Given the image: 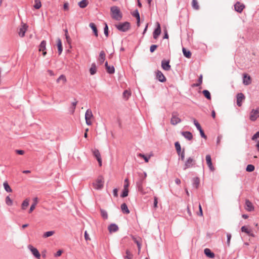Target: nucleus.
<instances>
[{
	"mask_svg": "<svg viewBox=\"0 0 259 259\" xmlns=\"http://www.w3.org/2000/svg\"><path fill=\"white\" fill-rule=\"evenodd\" d=\"M198 214L200 216H202L203 215L202 209L200 204H199V213H198Z\"/></svg>",
	"mask_w": 259,
	"mask_h": 259,
	"instance_id": "60",
	"label": "nucleus"
},
{
	"mask_svg": "<svg viewBox=\"0 0 259 259\" xmlns=\"http://www.w3.org/2000/svg\"><path fill=\"white\" fill-rule=\"evenodd\" d=\"M181 134L188 140H191L193 138V135L190 132H182Z\"/></svg>",
	"mask_w": 259,
	"mask_h": 259,
	"instance_id": "22",
	"label": "nucleus"
},
{
	"mask_svg": "<svg viewBox=\"0 0 259 259\" xmlns=\"http://www.w3.org/2000/svg\"><path fill=\"white\" fill-rule=\"evenodd\" d=\"M89 26L93 30L95 35L96 37H97L98 36V30H97V27H96L95 24L93 23H90Z\"/></svg>",
	"mask_w": 259,
	"mask_h": 259,
	"instance_id": "32",
	"label": "nucleus"
},
{
	"mask_svg": "<svg viewBox=\"0 0 259 259\" xmlns=\"http://www.w3.org/2000/svg\"><path fill=\"white\" fill-rule=\"evenodd\" d=\"M55 233L54 231H50L45 232L43 235V237L47 238L52 236Z\"/></svg>",
	"mask_w": 259,
	"mask_h": 259,
	"instance_id": "44",
	"label": "nucleus"
},
{
	"mask_svg": "<svg viewBox=\"0 0 259 259\" xmlns=\"http://www.w3.org/2000/svg\"><path fill=\"white\" fill-rule=\"evenodd\" d=\"M57 46H58L59 54L60 55L62 52L63 49H62V47L61 40L60 38L57 39Z\"/></svg>",
	"mask_w": 259,
	"mask_h": 259,
	"instance_id": "34",
	"label": "nucleus"
},
{
	"mask_svg": "<svg viewBox=\"0 0 259 259\" xmlns=\"http://www.w3.org/2000/svg\"><path fill=\"white\" fill-rule=\"evenodd\" d=\"M179 155L180 156V159L182 161H184V159H185V152H184V150H183L182 152H181V153H180V155Z\"/></svg>",
	"mask_w": 259,
	"mask_h": 259,
	"instance_id": "56",
	"label": "nucleus"
},
{
	"mask_svg": "<svg viewBox=\"0 0 259 259\" xmlns=\"http://www.w3.org/2000/svg\"><path fill=\"white\" fill-rule=\"evenodd\" d=\"M156 77L158 80L161 82H163L165 81L166 78L163 73L160 71L158 70L156 72Z\"/></svg>",
	"mask_w": 259,
	"mask_h": 259,
	"instance_id": "19",
	"label": "nucleus"
},
{
	"mask_svg": "<svg viewBox=\"0 0 259 259\" xmlns=\"http://www.w3.org/2000/svg\"><path fill=\"white\" fill-rule=\"evenodd\" d=\"M259 117V107L255 109H252L249 115V119L251 121H254Z\"/></svg>",
	"mask_w": 259,
	"mask_h": 259,
	"instance_id": "6",
	"label": "nucleus"
},
{
	"mask_svg": "<svg viewBox=\"0 0 259 259\" xmlns=\"http://www.w3.org/2000/svg\"><path fill=\"white\" fill-rule=\"evenodd\" d=\"M119 229L118 226L114 223L111 224L108 227V230L110 233H112L117 232Z\"/></svg>",
	"mask_w": 259,
	"mask_h": 259,
	"instance_id": "14",
	"label": "nucleus"
},
{
	"mask_svg": "<svg viewBox=\"0 0 259 259\" xmlns=\"http://www.w3.org/2000/svg\"><path fill=\"white\" fill-rule=\"evenodd\" d=\"M89 4L88 0H82L78 3V6L81 8H85Z\"/></svg>",
	"mask_w": 259,
	"mask_h": 259,
	"instance_id": "30",
	"label": "nucleus"
},
{
	"mask_svg": "<svg viewBox=\"0 0 259 259\" xmlns=\"http://www.w3.org/2000/svg\"><path fill=\"white\" fill-rule=\"evenodd\" d=\"M29 200L28 199H26L23 201L22 203L21 207L22 209H25L29 205Z\"/></svg>",
	"mask_w": 259,
	"mask_h": 259,
	"instance_id": "38",
	"label": "nucleus"
},
{
	"mask_svg": "<svg viewBox=\"0 0 259 259\" xmlns=\"http://www.w3.org/2000/svg\"><path fill=\"white\" fill-rule=\"evenodd\" d=\"M61 81H62L63 83L66 82V77L64 75H61L59 77V78L57 79V82H59Z\"/></svg>",
	"mask_w": 259,
	"mask_h": 259,
	"instance_id": "47",
	"label": "nucleus"
},
{
	"mask_svg": "<svg viewBox=\"0 0 259 259\" xmlns=\"http://www.w3.org/2000/svg\"><path fill=\"white\" fill-rule=\"evenodd\" d=\"M199 132H200V134L202 138H204V139H206V136H205V134H204V133L203 131L202 130V128H201V130H199Z\"/></svg>",
	"mask_w": 259,
	"mask_h": 259,
	"instance_id": "59",
	"label": "nucleus"
},
{
	"mask_svg": "<svg viewBox=\"0 0 259 259\" xmlns=\"http://www.w3.org/2000/svg\"><path fill=\"white\" fill-rule=\"evenodd\" d=\"M245 209L248 211H251L254 210L253 204L249 200H246L245 201Z\"/></svg>",
	"mask_w": 259,
	"mask_h": 259,
	"instance_id": "20",
	"label": "nucleus"
},
{
	"mask_svg": "<svg viewBox=\"0 0 259 259\" xmlns=\"http://www.w3.org/2000/svg\"><path fill=\"white\" fill-rule=\"evenodd\" d=\"M104 34L105 35L107 36L108 35V27L107 24L105 25V26L104 28Z\"/></svg>",
	"mask_w": 259,
	"mask_h": 259,
	"instance_id": "55",
	"label": "nucleus"
},
{
	"mask_svg": "<svg viewBox=\"0 0 259 259\" xmlns=\"http://www.w3.org/2000/svg\"><path fill=\"white\" fill-rule=\"evenodd\" d=\"M181 122V119L178 117V113L177 112H173L172 113L171 118L170 119V123L172 125H176L177 124Z\"/></svg>",
	"mask_w": 259,
	"mask_h": 259,
	"instance_id": "7",
	"label": "nucleus"
},
{
	"mask_svg": "<svg viewBox=\"0 0 259 259\" xmlns=\"http://www.w3.org/2000/svg\"><path fill=\"white\" fill-rule=\"evenodd\" d=\"M121 209L123 213L128 214L130 213V210L127 207V206L124 203L121 204Z\"/></svg>",
	"mask_w": 259,
	"mask_h": 259,
	"instance_id": "29",
	"label": "nucleus"
},
{
	"mask_svg": "<svg viewBox=\"0 0 259 259\" xmlns=\"http://www.w3.org/2000/svg\"><path fill=\"white\" fill-rule=\"evenodd\" d=\"M105 67H106V69L107 71V72L110 73V74H113L115 72V69H114V67L113 66H109L108 65V62H105Z\"/></svg>",
	"mask_w": 259,
	"mask_h": 259,
	"instance_id": "23",
	"label": "nucleus"
},
{
	"mask_svg": "<svg viewBox=\"0 0 259 259\" xmlns=\"http://www.w3.org/2000/svg\"><path fill=\"white\" fill-rule=\"evenodd\" d=\"M206 161L207 164L210 170L211 171H213L214 168L212 165V163L211 162V156L210 155L208 154L206 156Z\"/></svg>",
	"mask_w": 259,
	"mask_h": 259,
	"instance_id": "18",
	"label": "nucleus"
},
{
	"mask_svg": "<svg viewBox=\"0 0 259 259\" xmlns=\"http://www.w3.org/2000/svg\"><path fill=\"white\" fill-rule=\"evenodd\" d=\"M4 189L7 192H11L12 191V189L9 186L7 182H5L3 184Z\"/></svg>",
	"mask_w": 259,
	"mask_h": 259,
	"instance_id": "36",
	"label": "nucleus"
},
{
	"mask_svg": "<svg viewBox=\"0 0 259 259\" xmlns=\"http://www.w3.org/2000/svg\"><path fill=\"white\" fill-rule=\"evenodd\" d=\"M28 26L24 23H22L21 27L19 28L18 30V34L19 35L22 37L24 36L25 33L27 29Z\"/></svg>",
	"mask_w": 259,
	"mask_h": 259,
	"instance_id": "9",
	"label": "nucleus"
},
{
	"mask_svg": "<svg viewBox=\"0 0 259 259\" xmlns=\"http://www.w3.org/2000/svg\"><path fill=\"white\" fill-rule=\"evenodd\" d=\"M157 204H158V200L157 198L156 197H154V207L157 208Z\"/></svg>",
	"mask_w": 259,
	"mask_h": 259,
	"instance_id": "57",
	"label": "nucleus"
},
{
	"mask_svg": "<svg viewBox=\"0 0 259 259\" xmlns=\"http://www.w3.org/2000/svg\"><path fill=\"white\" fill-rule=\"evenodd\" d=\"M157 46L156 45H153L152 46H151L150 48V51L151 53H153L155 50L157 48Z\"/></svg>",
	"mask_w": 259,
	"mask_h": 259,
	"instance_id": "54",
	"label": "nucleus"
},
{
	"mask_svg": "<svg viewBox=\"0 0 259 259\" xmlns=\"http://www.w3.org/2000/svg\"><path fill=\"white\" fill-rule=\"evenodd\" d=\"M175 148L177 150V153L178 154V155H180V153L182 151H181V145H180L179 142H176L175 143Z\"/></svg>",
	"mask_w": 259,
	"mask_h": 259,
	"instance_id": "40",
	"label": "nucleus"
},
{
	"mask_svg": "<svg viewBox=\"0 0 259 259\" xmlns=\"http://www.w3.org/2000/svg\"><path fill=\"white\" fill-rule=\"evenodd\" d=\"M97 72V66L95 63H93L91 65V67L90 69V72L91 75H94Z\"/></svg>",
	"mask_w": 259,
	"mask_h": 259,
	"instance_id": "28",
	"label": "nucleus"
},
{
	"mask_svg": "<svg viewBox=\"0 0 259 259\" xmlns=\"http://www.w3.org/2000/svg\"><path fill=\"white\" fill-rule=\"evenodd\" d=\"M28 248L31 250V252L32 253V254L34 255V256L35 257H36V258H37L38 259L40 258V254L36 248L33 247L31 245H29Z\"/></svg>",
	"mask_w": 259,
	"mask_h": 259,
	"instance_id": "17",
	"label": "nucleus"
},
{
	"mask_svg": "<svg viewBox=\"0 0 259 259\" xmlns=\"http://www.w3.org/2000/svg\"><path fill=\"white\" fill-rule=\"evenodd\" d=\"M33 7L36 9H39L41 7L40 0H35Z\"/></svg>",
	"mask_w": 259,
	"mask_h": 259,
	"instance_id": "41",
	"label": "nucleus"
},
{
	"mask_svg": "<svg viewBox=\"0 0 259 259\" xmlns=\"http://www.w3.org/2000/svg\"><path fill=\"white\" fill-rule=\"evenodd\" d=\"M62 250H59L55 254V256L56 257H58V256H60L62 253Z\"/></svg>",
	"mask_w": 259,
	"mask_h": 259,
	"instance_id": "61",
	"label": "nucleus"
},
{
	"mask_svg": "<svg viewBox=\"0 0 259 259\" xmlns=\"http://www.w3.org/2000/svg\"><path fill=\"white\" fill-rule=\"evenodd\" d=\"M105 53L103 51L100 52L99 54V61L100 64H103L105 59Z\"/></svg>",
	"mask_w": 259,
	"mask_h": 259,
	"instance_id": "26",
	"label": "nucleus"
},
{
	"mask_svg": "<svg viewBox=\"0 0 259 259\" xmlns=\"http://www.w3.org/2000/svg\"><path fill=\"white\" fill-rule=\"evenodd\" d=\"M139 177L145 179L147 177V174L146 172H144L143 173H139Z\"/></svg>",
	"mask_w": 259,
	"mask_h": 259,
	"instance_id": "58",
	"label": "nucleus"
},
{
	"mask_svg": "<svg viewBox=\"0 0 259 259\" xmlns=\"http://www.w3.org/2000/svg\"><path fill=\"white\" fill-rule=\"evenodd\" d=\"M133 256V254L129 250H126V255L124 256L125 259H132Z\"/></svg>",
	"mask_w": 259,
	"mask_h": 259,
	"instance_id": "43",
	"label": "nucleus"
},
{
	"mask_svg": "<svg viewBox=\"0 0 259 259\" xmlns=\"http://www.w3.org/2000/svg\"><path fill=\"white\" fill-rule=\"evenodd\" d=\"M104 181L102 176H99L96 181L93 183V188L96 190H101L104 186Z\"/></svg>",
	"mask_w": 259,
	"mask_h": 259,
	"instance_id": "2",
	"label": "nucleus"
},
{
	"mask_svg": "<svg viewBox=\"0 0 259 259\" xmlns=\"http://www.w3.org/2000/svg\"><path fill=\"white\" fill-rule=\"evenodd\" d=\"M195 163V160L191 157L188 158L185 162L184 169L192 167Z\"/></svg>",
	"mask_w": 259,
	"mask_h": 259,
	"instance_id": "10",
	"label": "nucleus"
},
{
	"mask_svg": "<svg viewBox=\"0 0 259 259\" xmlns=\"http://www.w3.org/2000/svg\"><path fill=\"white\" fill-rule=\"evenodd\" d=\"M254 166L252 164H248L246 168V170L248 172H252L254 170Z\"/></svg>",
	"mask_w": 259,
	"mask_h": 259,
	"instance_id": "49",
	"label": "nucleus"
},
{
	"mask_svg": "<svg viewBox=\"0 0 259 259\" xmlns=\"http://www.w3.org/2000/svg\"><path fill=\"white\" fill-rule=\"evenodd\" d=\"M259 138V132H256L251 138L253 141H255L257 138Z\"/></svg>",
	"mask_w": 259,
	"mask_h": 259,
	"instance_id": "53",
	"label": "nucleus"
},
{
	"mask_svg": "<svg viewBox=\"0 0 259 259\" xmlns=\"http://www.w3.org/2000/svg\"><path fill=\"white\" fill-rule=\"evenodd\" d=\"M16 152L19 155H23L24 154V151L22 150H16Z\"/></svg>",
	"mask_w": 259,
	"mask_h": 259,
	"instance_id": "62",
	"label": "nucleus"
},
{
	"mask_svg": "<svg viewBox=\"0 0 259 259\" xmlns=\"http://www.w3.org/2000/svg\"><path fill=\"white\" fill-rule=\"evenodd\" d=\"M6 203L8 206H12L13 205V201L9 196H7L6 198Z\"/></svg>",
	"mask_w": 259,
	"mask_h": 259,
	"instance_id": "45",
	"label": "nucleus"
},
{
	"mask_svg": "<svg viewBox=\"0 0 259 259\" xmlns=\"http://www.w3.org/2000/svg\"><path fill=\"white\" fill-rule=\"evenodd\" d=\"M234 8L236 11L239 13H241L243 11V9L245 8V5L243 4L237 2L234 5Z\"/></svg>",
	"mask_w": 259,
	"mask_h": 259,
	"instance_id": "11",
	"label": "nucleus"
},
{
	"mask_svg": "<svg viewBox=\"0 0 259 259\" xmlns=\"http://www.w3.org/2000/svg\"><path fill=\"white\" fill-rule=\"evenodd\" d=\"M113 193L114 196L117 197V196H118V190H117V189H116V188L114 189L113 190Z\"/></svg>",
	"mask_w": 259,
	"mask_h": 259,
	"instance_id": "63",
	"label": "nucleus"
},
{
	"mask_svg": "<svg viewBox=\"0 0 259 259\" xmlns=\"http://www.w3.org/2000/svg\"><path fill=\"white\" fill-rule=\"evenodd\" d=\"M183 53L186 58H190L191 56V53L190 51H187L185 48L182 49Z\"/></svg>",
	"mask_w": 259,
	"mask_h": 259,
	"instance_id": "35",
	"label": "nucleus"
},
{
	"mask_svg": "<svg viewBox=\"0 0 259 259\" xmlns=\"http://www.w3.org/2000/svg\"><path fill=\"white\" fill-rule=\"evenodd\" d=\"M245 99V96L243 94L240 93L237 95V105L239 107L242 106V103Z\"/></svg>",
	"mask_w": 259,
	"mask_h": 259,
	"instance_id": "13",
	"label": "nucleus"
},
{
	"mask_svg": "<svg viewBox=\"0 0 259 259\" xmlns=\"http://www.w3.org/2000/svg\"><path fill=\"white\" fill-rule=\"evenodd\" d=\"M100 212L102 217L104 220H107L108 217L107 212L105 210H104L103 209H100Z\"/></svg>",
	"mask_w": 259,
	"mask_h": 259,
	"instance_id": "39",
	"label": "nucleus"
},
{
	"mask_svg": "<svg viewBox=\"0 0 259 259\" xmlns=\"http://www.w3.org/2000/svg\"><path fill=\"white\" fill-rule=\"evenodd\" d=\"M251 83V77L249 75H248L247 74H243V83L245 85H248Z\"/></svg>",
	"mask_w": 259,
	"mask_h": 259,
	"instance_id": "15",
	"label": "nucleus"
},
{
	"mask_svg": "<svg viewBox=\"0 0 259 259\" xmlns=\"http://www.w3.org/2000/svg\"><path fill=\"white\" fill-rule=\"evenodd\" d=\"M46 41L45 40H42L39 47V51H42V55L43 56H45L47 54L46 50Z\"/></svg>",
	"mask_w": 259,
	"mask_h": 259,
	"instance_id": "21",
	"label": "nucleus"
},
{
	"mask_svg": "<svg viewBox=\"0 0 259 259\" xmlns=\"http://www.w3.org/2000/svg\"><path fill=\"white\" fill-rule=\"evenodd\" d=\"M93 155L96 157L97 160L99 163L100 166L102 165V158L100 153L98 149H93L92 150Z\"/></svg>",
	"mask_w": 259,
	"mask_h": 259,
	"instance_id": "8",
	"label": "nucleus"
},
{
	"mask_svg": "<svg viewBox=\"0 0 259 259\" xmlns=\"http://www.w3.org/2000/svg\"><path fill=\"white\" fill-rule=\"evenodd\" d=\"M200 183L199 179L198 177H196L193 179V186L196 189H197L199 187Z\"/></svg>",
	"mask_w": 259,
	"mask_h": 259,
	"instance_id": "31",
	"label": "nucleus"
},
{
	"mask_svg": "<svg viewBox=\"0 0 259 259\" xmlns=\"http://www.w3.org/2000/svg\"><path fill=\"white\" fill-rule=\"evenodd\" d=\"M93 118V114L92 110L90 109H88L85 114V119L86 124L88 125H91L92 124V119Z\"/></svg>",
	"mask_w": 259,
	"mask_h": 259,
	"instance_id": "3",
	"label": "nucleus"
},
{
	"mask_svg": "<svg viewBox=\"0 0 259 259\" xmlns=\"http://www.w3.org/2000/svg\"><path fill=\"white\" fill-rule=\"evenodd\" d=\"M138 157H142L144 159V160L146 162H148L149 161L150 157H147V156H145L144 154H143L142 153H139L138 155Z\"/></svg>",
	"mask_w": 259,
	"mask_h": 259,
	"instance_id": "50",
	"label": "nucleus"
},
{
	"mask_svg": "<svg viewBox=\"0 0 259 259\" xmlns=\"http://www.w3.org/2000/svg\"><path fill=\"white\" fill-rule=\"evenodd\" d=\"M132 15L136 17L137 20V24L138 25H139V23H140V14L138 12V11L137 10H136L135 12H134L132 14Z\"/></svg>",
	"mask_w": 259,
	"mask_h": 259,
	"instance_id": "33",
	"label": "nucleus"
},
{
	"mask_svg": "<svg viewBox=\"0 0 259 259\" xmlns=\"http://www.w3.org/2000/svg\"><path fill=\"white\" fill-rule=\"evenodd\" d=\"M202 75H200L199 76L198 80V83L193 84V87H198L202 83Z\"/></svg>",
	"mask_w": 259,
	"mask_h": 259,
	"instance_id": "48",
	"label": "nucleus"
},
{
	"mask_svg": "<svg viewBox=\"0 0 259 259\" xmlns=\"http://www.w3.org/2000/svg\"><path fill=\"white\" fill-rule=\"evenodd\" d=\"M33 204H31V205L30 207V209L29 210V213L32 212L33 211V210L35 209V206L38 203L37 198V197L34 198L33 199Z\"/></svg>",
	"mask_w": 259,
	"mask_h": 259,
	"instance_id": "25",
	"label": "nucleus"
},
{
	"mask_svg": "<svg viewBox=\"0 0 259 259\" xmlns=\"http://www.w3.org/2000/svg\"><path fill=\"white\" fill-rule=\"evenodd\" d=\"M192 6L193 8L195 10H198L199 9V6L197 0H192Z\"/></svg>",
	"mask_w": 259,
	"mask_h": 259,
	"instance_id": "42",
	"label": "nucleus"
},
{
	"mask_svg": "<svg viewBox=\"0 0 259 259\" xmlns=\"http://www.w3.org/2000/svg\"><path fill=\"white\" fill-rule=\"evenodd\" d=\"M110 10L113 19L117 21H119L121 19L122 14L118 7L117 6H113L111 7Z\"/></svg>",
	"mask_w": 259,
	"mask_h": 259,
	"instance_id": "1",
	"label": "nucleus"
},
{
	"mask_svg": "<svg viewBox=\"0 0 259 259\" xmlns=\"http://www.w3.org/2000/svg\"><path fill=\"white\" fill-rule=\"evenodd\" d=\"M116 28L120 31L125 32L130 28V24L127 22L120 23L116 25Z\"/></svg>",
	"mask_w": 259,
	"mask_h": 259,
	"instance_id": "4",
	"label": "nucleus"
},
{
	"mask_svg": "<svg viewBox=\"0 0 259 259\" xmlns=\"http://www.w3.org/2000/svg\"><path fill=\"white\" fill-rule=\"evenodd\" d=\"M161 67L162 69L166 71H168L170 69V65H169V61L162 60L161 62Z\"/></svg>",
	"mask_w": 259,
	"mask_h": 259,
	"instance_id": "16",
	"label": "nucleus"
},
{
	"mask_svg": "<svg viewBox=\"0 0 259 259\" xmlns=\"http://www.w3.org/2000/svg\"><path fill=\"white\" fill-rule=\"evenodd\" d=\"M156 25H157V27L154 30L153 33V38L154 39H157L158 38V37L159 36V35L161 33V28H160V25L159 23L157 22Z\"/></svg>",
	"mask_w": 259,
	"mask_h": 259,
	"instance_id": "12",
	"label": "nucleus"
},
{
	"mask_svg": "<svg viewBox=\"0 0 259 259\" xmlns=\"http://www.w3.org/2000/svg\"><path fill=\"white\" fill-rule=\"evenodd\" d=\"M193 122L194 125L196 126L197 129L199 131V130H201V127L200 125V124L198 123V122L194 118H193Z\"/></svg>",
	"mask_w": 259,
	"mask_h": 259,
	"instance_id": "51",
	"label": "nucleus"
},
{
	"mask_svg": "<svg viewBox=\"0 0 259 259\" xmlns=\"http://www.w3.org/2000/svg\"><path fill=\"white\" fill-rule=\"evenodd\" d=\"M145 179L140 177L139 179L136 182V186L139 192L142 194H144L146 192L144 191L143 187V184L144 182Z\"/></svg>",
	"mask_w": 259,
	"mask_h": 259,
	"instance_id": "5",
	"label": "nucleus"
},
{
	"mask_svg": "<svg viewBox=\"0 0 259 259\" xmlns=\"http://www.w3.org/2000/svg\"><path fill=\"white\" fill-rule=\"evenodd\" d=\"M241 231L243 232H245L248 235H252V231L247 226H244L241 227Z\"/></svg>",
	"mask_w": 259,
	"mask_h": 259,
	"instance_id": "27",
	"label": "nucleus"
},
{
	"mask_svg": "<svg viewBox=\"0 0 259 259\" xmlns=\"http://www.w3.org/2000/svg\"><path fill=\"white\" fill-rule=\"evenodd\" d=\"M204 253L208 257L213 258L214 257V254L211 252L209 248H205L204 249Z\"/></svg>",
	"mask_w": 259,
	"mask_h": 259,
	"instance_id": "24",
	"label": "nucleus"
},
{
	"mask_svg": "<svg viewBox=\"0 0 259 259\" xmlns=\"http://www.w3.org/2000/svg\"><path fill=\"white\" fill-rule=\"evenodd\" d=\"M202 93H203V95H204V96L207 99L210 100L211 99L210 94L208 91L205 90L203 91Z\"/></svg>",
	"mask_w": 259,
	"mask_h": 259,
	"instance_id": "46",
	"label": "nucleus"
},
{
	"mask_svg": "<svg viewBox=\"0 0 259 259\" xmlns=\"http://www.w3.org/2000/svg\"><path fill=\"white\" fill-rule=\"evenodd\" d=\"M128 189H124L123 190L122 193L121 195V197H125L128 195Z\"/></svg>",
	"mask_w": 259,
	"mask_h": 259,
	"instance_id": "52",
	"label": "nucleus"
},
{
	"mask_svg": "<svg viewBox=\"0 0 259 259\" xmlns=\"http://www.w3.org/2000/svg\"><path fill=\"white\" fill-rule=\"evenodd\" d=\"M131 95V92L128 90H125L123 93V98L126 100H127L129 98Z\"/></svg>",
	"mask_w": 259,
	"mask_h": 259,
	"instance_id": "37",
	"label": "nucleus"
},
{
	"mask_svg": "<svg viewBox=\"0 0 259 259\" xmlns=\"http://www.w3.org/2000/svg\"><path fill=\"white\" fill-rule=\"evenodd\" d=\"M77 103V101H75V102H73L72 103V105L73 106L72 112H73L74 111Z\"/></svg>",
	"mask_w": 259,
	"mask_h": 259,
	"instance_id": "64",
	"label": "nucleus"
}]
</instances>
